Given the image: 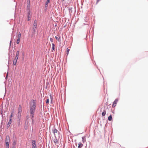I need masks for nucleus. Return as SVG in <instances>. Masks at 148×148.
<instances>
[{"label": "nucleus", "mask_w": 148, "mask_h": 148, "mask_svg": "<svg viewBox=\"0 0 148 148\" xmlns=\"http://www.w3.org/2000/svg\"><path fill=\"white\" fill-rule=\"evenodd\" d=\"M118 101V99L117 98L113 102L112 104V108L115 107Z\"/></svg>", "instance_id": "obj_5"}, {"label": "nucleus", "mask_w": 148, "mask_h": 148, "mask_svg": "<svg viewBox=\"0 0 148 148\" xmlns=\"http://www.w3.org/2000/svg\"><path fill=\"white\" fill-rule=\"evenodd\" d=\"M47 9H46V8H45V11H46L47 10Z\"/></svg>", "instance_id": "obj_61"}, {"label": "nucleus", "mask_w": 148, "mask_h": 148, "mask_svg": "<svg viewBox=\"0 0 148 148\" xmlns=\"http://www.w3.org/2000/svg\"><path fill=\"white\" fill-rule=\"evenodd\" d=\"M21 112H18L17 113V118L21 119Z\"/></svg>", "instance_id": "obj_12"}, {"label": "nucleus", "mask_w": 148, "mask_h": 148, "mask_svg": "<svg viewBox=\"0 0 148 148\" xmlns=\"http://www.w3.org/2000/svg\"><path fill=\"white\" fill-rule=\"evenodd\" d=\"M55 126L53 128V133L54 134V136H56L55 133H57L58 131V130L55 128Z\"/></svg>", "instance_id": "obj_11"}, {"label": "nucleus", "mask_w": 148, "mask_h": 148, "mask_svg": "<svg viewBox=\"0 0 148 148\" xmlns=\"http://www.w3.org/2000/svg\"><path fill=\"white\" fill-rule=\"evenodd\" d=\"M13 55H14V49L13 50Z\"/></svg>", "instance_id": "obj_50"}, {"label": "nucleus", "mask_w": 148, "mask_h": 148, "mask_svg": "<svg viewBox=\"0 0 148 148\" xmlns=\"http://www.w3.org/2000/svg\"><path fill=\"white\" fill-rule=\"evenodd\" d=\"M49 84V82H47L46 83V85H48Z\"/></svg>", "instance_id": "obj_56"}, {"label": "nucleus", "mask_w": 148, "mask_h": 148, "mask_svg": "<svg viewBox=\"0 0 148 148\" xmlns=\"http://www.w3.org/2000/svg\"><path fill=\"white\" fill-rule=\"evenodd\" d=\"M66 26V24L64 25V27H65Z\"/></svg>", "instance_id": "obj_60"}, {"label": "nucleus", "mask_w": 148, "mask_h": 148, "mask_svg": "<svg viewBox=\"0 0 148 148\" xmlns=\"http://www.w3.org/2000/svg\"><path fill=\"white\" fill-rule=\"evenodd\" d=\"M14 116V114H11L10 115L9 117V119L12 120V118Z\"/></svg>", "instance_id": "obj_29"}, {"label": "nucleus", "mask_w": 148, "mask_h": 148, "mask_svg": "<svg viewBox=\"0 0 148 148\" xmlns=\"http://www.w3.org/2000/svg\"><path fill=\"white\" fill-rule=\"evenodd\" d=\"M49 102V98L47 99L46 101V103L47 104H48Z\"/></svg>", "instance_id": "obj_33"}, {"label": "nucleus", "mask_w": 148, "mask_h": 148, "mask_svg": "<svg viewBox=\"0 0 148 148\" xmlns=\"http://www.w3.org/2000/svg\"><path fill=\"white\" fill-rule=\"evenodd\" d=\"M27 126H26L25 125V130H27Z\"/></svg>", "instance_id": "obj_46"}, {"label": "nucleus", "mask_w": 148, "mask_h": 148, "mask_svg": "<svg viewBox=\"0 0 148 148\" xmlns=\"http://www.w3.org/2000/svg\"><path fill=\"white\" fill-rule=\"evenodd\" d=\"M58 135H61L60 133V132H58Z\"/></svg>", "instance_id": "obj_59"}, {"label": "nucleus", "mask_w": 148, "mask_h": 148, "mask_svg": "<svg viewBox=\"0 0 148 148\" xmlns=\"http://www.w3.org/2000/svg\"><path fill=\"white\" fill-rule=\"evenodd\" d=\"M112 113H113V114H114V110L113 111H112Z\"/></svg>", "instance_id": "obj_58"}, {"label": "nucleus", "mask_w": 148, "mask_h": 148, "mask_svg": "<svg viewBox=\"0 0 148 148\" xmlns=\"http://www.w3.org/2000/svg\"><path fill=\"white\" fill-rule=\"evenodd\" d=\"M3 109H1V115H2V114H3Z\"/></svg>", "instance_id": "obj_44"}, {"label": "nucleus", "mask_w": 148, "mask_h": 148, "mask_svg": "<svg viewBox=\"0 0 148 148\" xmlns=\"http://www.w3.org/2000/svg\"><path fill=\"white\" fill-rule=\"evenodd\" d=\"M26 10L27 11L30 12V5H27L26 8Z\"/></svg>", "instance_id": "obj_20"}, {"label": "nucleus", "mask_w": 148, "mask_h": 148, "mask_svg": "<svg viewBox=\"0 0 148 148\" xmlns=\"http://www.w3.org/2000/svg\"><path fill=\"white\" fill-rule=\"evenodd\" d=\"M27 5H30V0H27Z\"/></svg>", "instance_id": "obj_37"}, {"label": "nucleus", "mask_w": 148, "mask_h": 148, "mask_svg": "<svg viewBox=\"0 0 148 148\" xmlns=\"http://www.w3.org/2000/svg\"><path fill=\"white\" fill-rule=\"evenodd\" d=\"M73 148H75V146H73Z\"/></svg>", "instance_id": "obj_64"}, {"label": "nucleus", "mask_w": 148, "mask_h": 148, "mask_svg": "<svg viewBox=\"0 0 148 148\" xmlns=\"http://www.w3.org/2000/svg\"><path fill=\"white\" fill-rule=\"evenodd\" d=\"M34 23L37 24V21L36 19H35L34 21Z\"/></svg>", "instance_id": "obj_43"}, {"label": "nucleus", "mask_w": 148, "mask_h": 148, "mask_svg": "<svg viewBox=\"0 0 148 148\" xmlns=\"http://www.w3.org/2000/svg\"><path fill=\"white\" fill-rule=\"evenodd\" d=\"M55 139L53 140V141L54 143H55V144H56L58 143V140L56 138V136H55Z\"/></svg>", "instance_id": "obj_14"}, {"label": "nucleus", "mask_w": 148, "mask_h": 148, "mask_svg": "<svg viewBox=\"0 0 148 148\" xmlns=\"http://www.w3.org/2000/svg\"><path fill=\"white\" fill-rule=\"evenodd\" d=\"M32 28H33V29L35 30H36L37 28V27H33Z\"/></svg>", "instance_id": "obj_39"}, {"label": "nucleus", "mask_w": 148, "mask_h": 148, "mask_svg": "<svg viewBox=\"0 0 148 148\" xmlns=\"http://www.w3.org/2000/svg\"><path fill=\"white\" fill-rule=\"evenodd\" d=\"M106 114V111L105 110H103V111L102 112V113L101 114L102 116H105Z\"/></svg>", "instance_id": "obj_26"}, {"label": "nucleus", "mask_w": 148, "mask_h": 148, "mask_svg": "<svg viewBox=\"0 0 148 148\" xmlns=\"http://www.w3.org/2000/svg\"><path fill=\"white\" fill-rule=\"evenodd\" d=\"M51 0H47L46 2H47V3H49L50 2Z\"/></svg>", "instance_id": "obj_45"}, {"label": "nucleus", "mask_w": 148, "mask_h": 148, "mask_svg": "<svg viewBox=\"0 0 148 148\" xmlns=\"http://www.w3.org/2000/svg\"><path fill=\"white\" fill-rule=\"evenodd\" d=\"M108 120L109 121H111L112 120V115L110 114L108 117Z\"/></svg>", "instance_id": "obj_18"}, {"label": "nucleus", "mask_w": 148, "mask_h": 148, "mask_svg": "<svg viewBox=\"0 0 148 148\" xmlns=\"http://www.w3.org/2000/svg\"><path fill=\"white\" fill-rule=\"evenodd\" d=\"M59 36V38L57 36H55V38L59 42L60 41V36Z\"/></svg>", "instance_id": "obj_25"}, {"label": "nucleus", "mask_w": 148, "mask_h": 148, "mask_svg": "<svg viewBox=\"0 0 148 148\" xmlns=\"http://www.w3.org/2000/svg\"><path fill=\"white\" fill-rule=\"evenodd\" d=\"M36 100L32 99L31 101L32 103L29 102L30 110L36 111Z\"/></svg>", "instance_id": "obj_1"}, {"label": "nucleus", "mask_w": 148, "mask_h": 148, "mask_svg": "<svg viewBox=\"0 0 148 148\" xmlns=\"http://www.w3.org/2000/svg\"><path fill=\"white\" fill-rule=\"evenodd\" d=\"M83 145L81 142H79L78 143V148H81L83 146Z\"/></svg>", "instance_id": "obj_15"}, {"label": "nucleus", "mask_w": 148, "mask_h": 148, "mask_svg": "<svg viewBox=\"0 0 148 148\" xmlns=\"http://www.w3.org/2000/svg\"><path fill=\"white\" fill-rule=\"evenodd\" d=\"M82 141L83 143L86 141V136H85L82 137Z\"/></svg>", "instance_id": "obj_19"}, {"label": "nucleus", "mask_w": 148, "mask_h": 148, "mask_svg": "<svg viewBox=\"0 0 148 148\" xmlns=\"http://www.w3.org/2000/svg\"><path fill=\"white\" fill-rule=\"evenodd\" d=\"M100 0H97V2L96 3V4H97Z\"/></svg>", "instance_id": "obj_48"}, {"label": "nucleus", "mask_w": 148, "mask_h": 148, "mask_svg": "<svg viewBox=\"0 0 148 148\" xmlns=\"http://www.w3.org/2000/svg\"><path fill=\"white\" fill-rule=\"evenodd\" d=\"M17 124L18 126H19L20 125V122H17Z\"/></svg>", "instance_id": "obj_47"}, {"label": "nucleus", "mask_w": 148, "mask_h": 148, "mask_svg": "<svg viewBox=\"0 0 148 148\" xmlns=\"http://www.w3.org/2000/svg\"><path fill=\"white\" fill-rule=\"evenodd\" d=\"M17 61V60L14 59L13 61V64L14 66L16 65Z\"/></svg>", "instance_id": "obj_22"}, {"label": "nucleus", "mask_w": 148, "mask_h": 148, "mask_svg": "<svg viewBox=\"0 0 148 148\" xmlns=\"http://www.w3.org/2000/svg\"><path fill=\"white\" fill-rule=\"evenodd\" d=\"M10 142H5V148H9Z\"/></svg>", "instance_id": "obj_16"}, {"label": "nucleus", "mask_w": 148, "mask_h": 148, "mask_svg": "<svg viewBox=\"0 0 148 148\" xmlns=\"http://www.w3.org/2000/svg\"><path fill=\"white\" fill-rule=\"evenodd\" d=\"M52 47L51 49V51L53 52V51H55V44L53 43H52Z\"/></svg>", "instance_id": "obj_10"}, {"label": "nucleus", "mask_w": 148, "mask_h": 148, "mask_svg": "<svg viewBox=\"0 0 148 148\" xmlns=\"http://www.w3.org/2000/svg\"><path fill=\"white\" fill-rule=\"evenodd\" d=\"M57 26V24L56 23V24L55 25H54V26H55V27H56Z\"/></svg>", "instance_id": "obj_57"}, {"label": "nucleus", "mask_w": 148, "mask_h": 148, "mask_svg": "<svg viewBox=\"0 0 148 148\" xmlns=\"http://www.w3.org/2000/svg\"><path fill=\"white\" fill-rule=\"evenodd\" d=\"M19 53V51L18 50L16 52L15 57V58L14 59L18 60V58Z\"/></svg>", "instance_id": "obj_8"}, {"label": "nucleus", "mask_w": 148, "mask_h": 148, "mask_svg": "<svg viewBox=\"0 0 148 148\" xmlns=\"http://www.w3.org/2000/svg\"><path fill=\"white\" fill-rule=\"evenodd\" d=\"M12 148H16V147H14V146H13V147H12Z\"/></svg>", "instance_id": "obj_63"}, {"label": "nucleus", "mask_w": 148, "mask_h": 148, "mask_svg": "<svg viewBox=\"0 0 148 148\" xmlns=\"http://www.w3.org/2000/svg\"><path fill=\"white\" fill-rule=\"evenodd\" d=\"M36 30H35L33 29V32H32V35L34 36L35 34V32H36Z\"/></svg>", "instance_id": "obj_30"}, {"label": "nucleus", "mask_w": 148, "mask_h": 148, "mask_svg": "<svg viewBox=\"0 0 148 148\" xmlns=\"http://www.w3.org/2000/svg\"><path fill=\"white\" fill-rule=\"evenodd\" d=\"M12 38H11V40L10 41V45H9V53H8V56H9L8 58H9V59H10V56H11V57H12V50H13L12 48V50L11 51L10 50V47H11V44H12Z\"/></svg>", "instance_id": "obj_2"}, {"label": "nucleus", "mask_w": 148, "mask_h": 148, "mask_svg": "<svg viewBox=\"0 0 148 148\" xmlns=\"http://www.w3.org/2000/svg\"><path fill=\"white\" fill-rule=\"evenodd\" d=\"M69 51H70V49H69L68 48H67L66 49V54L67 55V56L69 54Z\"/></svg>", "instance_id": "obj_31"}, {"label": "nucleus", "mask_w": 148, "mask_h": 148, "mask_svg": "<svg viewBox=\"0 0 148 148\" xmlns=\"http://www.w3.org/2000/svg\"><path fill=\"white\" fill-rule=\"evenodd\" d=\"M47 86H48V85H46V86H45V88L46 89H47Z\"/></svg>", "instance_id": "obj_53"}, {"label": "nucleus", "mask_w": 148, "mask_h": 148, "mask_svg": "<svg viewBox=\"0 0 148 148\" xmlns=\"http://www.w3.org/2000/svg\"><path fill=\"white\" fill-rule=\"evenodd\" d=\"M32 146L35 147V146H36V141L35 140H32Z\"/></svg>", "instance_id": "obj_7"}, {"label": "nucleus", "mask_w": 148, "mask_h": 148, "mask_svg": "<svg viewBox=\"0 0 148 148\" xmlns=\"http://www.w3.org/2000/svg\"><path fill=\"white\" fill-rule=\"evenodd\" d=\"M32 148H37V146H35V147L32 146Z\"/></svg>", "instance_id": "obj_49"}, {"label": "nucleus", "mask_w": 148, "mask_h": 148, "mask_svg": "<svg viewBox=\"0 0 148 148\" xmlns=\"http://www.w3.org/2000/svg\"><path fill=\"white\" fill-rule=\"evenodd\" d=\"M26 117L27 118V119H28V115H27V116Z\"/></svg>", "instance_id": "obj_62"}, {"label": "nucleus", "mask_w": 148, "mask_h": 148, "mask_svg": "<svg viewBox=\"0 0 148 148\" xmlns=\"http://www.w3.org/2000/svg\"><path fill=\"white\" fill-rule=\"evenodd\" d=\"M18 112H22V107L20 104L19 105Z\"/></svg>", "instance_id": "obj_17"}, {"label": "nucleus", "mask_w": 148, "mask_h": 148, "mask_svg": "<svg viewBox=\"0 0 148 148\" xmlns=\"http://www.w3.org/2000/svg\"><path fill=\"white\" fill-rule=\"evenodd\" d=\"M8 71L7 73V75L5 77V79H8Z\"/></svg>", "instance_id": "obj_38"}, {"label": "nucleus", "mask_w": 148, "mask_h": 148, "mask_svg": "<svg viewBox=\"0 0 148 148\" xmlns=\"http://www.w3.org/2000/svg\"><path fill=\"white\" fill-rule=\"evenodd\" d=\"M58 137H59V138H60V136H61V137H62V135L61 134V135H58Z\"/></svg>", "instance_id": "obj_51"}, {"label": "nucleus", "mask_w": 148, "mask_h": 148, "mask_svg": "<svg viewBox=\"0 0 148 148\" xmlns=\"http://www.w3.org/2000/svg\"><path fill=\"white\" fill-rule=\"evenodd\" d=\"M2 124H3V123L1 124V123L0 128H1L2 127Z\"/></svg>", "instance_id": "obj_55"}, {"label": "nucleus", "mask_w": 148, "mask_h": 148, "mask_svg": "<svg viewBox=\"0 0 148 148\" xmlns=\"http://www.w3.org/2000/svg\"><path fill=\"white\" fill-rule=\"evenodd\" d=\"M2 117V120L1 121V124L3 123V117L5 116V114H3L1 115Z\"/></svg>", "instance_id": "obj_21"}, {"label": "nucleus", "mask_w": 148, "mask_h": 148, "mask_svg": "<svg viewBox=\"0 0 148 148\" xmlns=\"http://www.w3.org/2000/svg\"><path fill=\"white\" fill-rule=\"evenodd\" d=\"M20 39L18 38L16 40V43L17 44H18L19 43L20 41Z\"/></svg>", "instance_id": "obj_34"}, {"label": "nucleus", "mask_w": 148, "mask_h": 148, "mask_svg": "<svg viewBox=\"0 0 148 148\" xmlns=\"http://www.w3.org/2000/svg\"><path fill=\"white\" fill-rule=\"evenodd\" d=\"M69 8V13H72V8Z\"/></svg>", "instance_id": "obj_32"}, {"label": "nucleus", "mask_w": 148, "mask_h": 148, "mask_svg": "<svg viewBox=\"0 0 148 148\" xmlns=\"http://www.w3.org/2000/svg\"><path fill=\"white\" fill-rule=\"evenodd\" d=\"M12 120H10V119H9V120L8 122V123L7 124V129H8L9 127L10 126V125L11 124V123L12 122Z\"/></svg>", "instance_id": "obj_6"}, {"label": "nucleus", "mask_w": 148, "mask_h": 148, "mask_svg": "<svg viewBox=\"0 0 148 148\" xmlns=\"http://www.w3.org/2000/svg\"><path fill=\"white\" fill-rule=\"evenodd\" d=\"M14 108H12L11 109L10 113L11 114H14Z\"/></svg>", "instance_id": "obj_27"}, {"label": "nucleus", "mask_w": 148, "mask_h": 148, "mask_svg": "<svg viewBox=\"0 0 148 148\" xmlns=\"http://www.w3.org/2000/svg\"><path fill=\"white\" fill-rule=\"evenodd\" d=\"M110 108V106H109V105H108V106H107V108L108 109V108Z\"/></svg>", "instance_id": "obj_54"}, {"label": "nucleus", "mask_w": 148, "mask_h": 148, "mask_svg": "<svg viewBox=\"0 0 148 148\" xmlns=\"http://www.w3.org/2000/svg\"><path fill=\"white\" fill-rule=\"evenodd\" d=\"M21 34L20 32H19L18 34V38L21 39Z\"/></svg>", "instance_id": "obj_35"}, {"label": "nucleus", "mask_w": 148, "mask_h": 148, "mask_svg": "<svg viewBox=\"0 0 148 148\" xmlns=\"http://www.w3.org/2000/svg\"><path fill=\"white\" fill-rule=\"evenodd\" d=\"M35 111L30 110V114L31 117V119H34V117Z\"/></svg>", "instance_id": "obj_3"}, {"label": "nucleus", "mask_w": 148, "mask_h": 148, "mask_svg": "<svg viewBox=\"0 0 148 148\" xmlns=\"http://www.w3.org/2000/svg\"><path fill=\"white\" fill-rule=\"evenodd\" d=\"M50 98L51 99L50 103H51V104L52 103L53 100V97L51 94H50Z\"/></svg>", "instance_id": "obj_24"}, {"label": "nucleus", "mask_w": 148, "mask_h": 148, "mask_svg": "<svg viewBox=\"0 0 148 148\" xmlns=\"http://www.w3.org/2000/svg\"><path fill=\"white\" fill-rule=\"evenodd\" d=\"M21 52L22 53V60H23L25 57V53L23 51H21Z\"/></svg>", "instance_id": "obj_13"}, {"label": "nucleus", "mask_w": 148, "mask_h": 148, "mask_svg": "<svg viewBox=\"0 0 148 148\" xmlns=\"http://www.w3.org/2000/svg\"><path fill=\"white\" fill-rule=\"evenodd\" d=\"M37 24L34 23L33 27H37Z\"/></svg>", "instance_id": "obj_41"}, {"label": "nucleus", "mask_w": 148, "mask_h": 148, "mask_svg": "<svg viewBox=\"0 0 148 148\" xmlns=\"http://www.w3.org/2000/svg\"><path fill=\"white\" fill-rule=\"evenodd\" d=\"M31 13V12L27 11V21H30L31 20V18L32 16V15H30V13Z\"/></svg>", "instance_id": "obj_4"}, {"label": "nucleus", "mask_w": 148, "mask_h": 148, "mask_svg": "<svg viewBox=\"0 0 148 148\" xmlns=\"http://www.w3.org/2000/svg\"><path fill=\"white\" fill-rule=\"evenodd\" d=\"M82 133H79V134H76V135H75V136H78V135L80 134H81Z\"/></svg>", "instance_id": "obj_52"}, {"label": "nucleus", "mask_w": 148, "mask_h": 148, "mask_svg": "<svg viewBox=\"0 0 148 148\" xmlns=\"http://www.w3.org/2000/svg\"><path fill=\"white\" fill-rule=\"evenodd\" d=\"M32 119V125H33L34 124V119Z\"/></svg>", "instance_id": "obj_36"}, {"label": "nucleus", "mask_w": 148, "mask_h": 148, "mask_svg": "<svg viewBox=\"0 0 148 148\" xmlns=\"http://www.w3.org/2000/svg\"><path fill=\"white\" fill-rule=\"evenodd\" d=\"M50 41L52 42H53V38H50Z\"/></svg>", "instance_id": "obj_42"}, {"label": "nucleus", "mask_w": 148, "mask_h": 148, "mask_svg": "<svg viewBox=\"0 0 148 148\" xmlns=\"http://www.w3.org/2000/svg\"><path fill=\"white\" fill-rule=\"evenodd\" d=\"M49 3H47V2H46L45 3V8H46V9H47L48 6V4Z\"/></svg>", "instance_id": "obj_28"}, {"label": "nucleus", "mask_w": 148, "mask_h": 148, "mask_svg": "<svg viewBox=\"0 0 148 148\" xmlns=\"http://www.w3.org/2000/svg\"><path fill=\"white\" fill-rule=\"evenodd\" d=\"M16 140H14L13 141V146L12 147L14 146V147H15V145H16Z\"/></svg>", "instance_id": "obj_23"}, {"label": "nucleus", "mask_w": 148, "mask_h": 148, "mask_svg": "<svg viewBox=\"0 0 148 148\" xmlns=\"http://www.w3.org/2000/svg\"><path fill=\"white\" fill-rule=\"evenodd\" d=\"M10 137L8 135L6 136L5 139V142H10Z\"/></svg>", "instance_id": "obj_9"}, {"label": "nucleus", "mask_w": 148, "mask_h": 148, "mask_svg": "<svg viewBox=\"0 0 148 148\" xmlns=\"http://www.w3.org/2000/svg\"><path fill=\"white\" fill-rule=\"evenodd\" d=\"M21 119L17 118V122H20Z\"/></svg>", "instance_id": "obj_40"}]
</instances>
